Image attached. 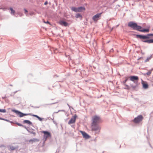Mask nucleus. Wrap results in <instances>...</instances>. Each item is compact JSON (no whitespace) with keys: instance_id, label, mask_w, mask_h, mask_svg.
<instances>
[{"instance_id":"nucleus-7","label":"nucleus","mask_w":153,"mask_h":153,"mask_svg":"<svg viewBox=\"0 0 153 153\" xmlns=\"http://www.w3.org/2000/svg\"><path fill=\"white\" fill-rule=\"evenodd\" d=\"M44 134V138L46 140L48 138L51 137L50 133L46 131H43L42 132Z\"/></svg>"},{"instance_id":"nucleus-25","label":"nucleus","mask_w":153,"mask_h":153,"mask_svg":"<svg viewBox=\"0 0 153 153\" xmlns=\"http://www.w3.org/2000/svg\"><path fill=\"white\" fill-rule=\"evenodd\" d=\"M6 111L5 109H0V112H1L5 113Z\"/></svg>"},{"instance_id":"nucleus-20","label":"nucleus","mask_w":153,"mask_h":153,"mask_svg":"<svg viewBox=\"0 0 153 153\" xmlns=\"http://www.w3.org/2000/svg\"><path fill=\"white\" fill-rule=\"evenodd\" d=\"M71 10L74 12H78V8L72 7L71 8Z\"/></svg>"},{"instance_id":"nucleus-8","label":"nucleus","mask_w":153,"mask_h":153,"mask_svg":"<svg viewBox=\"0 0 153 153\" xmlns=\"http://www.w3.org/2000/svg\"><path fill=\"white\" fill-rule=\"evenodd\" d=\"M13 111L17 114H19V117H22L24 116H26L27 115H31L30 114H23L19 111L14 110Z\"/></svg>"},{"instance_id":"nucleus-33","label":"nucleus","mask_w":153,"mask_h":153,"mask_svg":"<svg viewBox=\"0 0 153 153\" xmlns=\"http://www.w3.org/2000/svg\"><path fill=\"white\" fill-rule=\"evenodd\" d=\"M0 119H2V120L3 119H1V118H0Z\"/></svg>"},{"instance_id":"nucleus-11","label":"nucleus","mask_w":153,"mask_h":153,"mask_svg":"<svg viewBox=\"0 0 153 153\" xmlns=\"http://www.w3.org/2000/svg\"><path fill=\"white\" fill-rule=\"evenodd\" d=\"M59 23L61 25L65 27L68 26V23L63 20H61L59 21Z\"/></svg>"},{"instance_id":"nucleus-28","label":"nucleus","mask_w":153,"mask_h":153,"mask_svg":"<svg viewBox=\"0 0 153 153\" xmlns=\"http://www.w3.org/2000/svg\"><path fill=\"white\" fill-rule=\"evenodd\" d=\"M17 124L18 126H22V124H19V123H17Z\"/></svg>"},{"instance_id":"nucleus-16","label":"nucleus","mask_w":153,"mask_h":153,"mask_svg":"<svg viewBox=\"0 0 153 153\" xmlns=\"http://www.w3.org/2000/svg\"><path fill=\"white\" fill-rule=\"evenodd\" d=\"M143 41L144 42H147L148 43H153V39H150L149 40Z\"/></svg>"},{"instance_id":"nucleus-17","label":"nucleus","mask_w":153,"mask_h":153,"mask_svg":"<svg viewBox=\"0 0 153 153\" xmlns=\"http://www.w3.org/2000/svg\"><path fill=\"white\" fill-rule=\"evenodd\" d=\"M38 141V140L37 139H31V140H30L29 141V142L30 143H32L34 142H35L36 141Z\"/></svg>"},{"instance_id":"nucleus-1","label":"nucleus","mask_w":153,"mask_h":153,"mask_svg":"<svg viewBox=\"0 0 153 153\" xmlns=\"http://www.w3.org/2000/svg\"><path fill=\"white\" fill-rule=\"evenodd\" d=\"M128 25L129 27L133 28V29L138 31L142 29L141 26H138L136 23L132 22H129L128 23Z\"/></svg>"},{"instance_id":"nucleus-18","label":"nucleus","mask_w":153,"mask_h":153,"mask_svg":"<svg viewBox=\"0 0 153 153\" xmlns=\"http://www.w3.org/2000/svg\"><path fill=\"white\" fill-rule=\"evenodd\" d=\"M24 123L29 125H31L32 124V123L30 121L28 120H24Z\"/></svg>"},{"instance_id":"nucleus-13","label":"nucleus","mask_w":153,"mask_h":153,"mask_svg":"<svg viewBox=\"0 0 153 153\" xmlns=\"http://www.w3.org/2000/svg\"><path fill=\"white\" fill-rule=\"evenodd\" d=\"M137 37L141 39H146L149 38V37L148 36L139 35H137Z\"/></svg>"},{"instance_id":"nucleus-30","label":"nucleus","mask_w":153,"mask_h":153,"mask_svg":"<svg viewBox=\"0 0 153 153\" xmlns=\"http://www.w3.org/2000/svg\"><path fill=\"white\" fill-rule=\"evenodd\" d=\"M48 4V2L47 1H46L45 2V3H44V4L45 5H47V4Z\"/></svg>"},{"instance_id":"nucleus-23","label":"nucleus","mask_w":153,"mask_h":153,"mask_svg":"<svg viewBox=\"0 0 153 153\" xmlns=\"http://www.w3.org/2000/svg\"><path fill=\"white\" fill-rule=\"evenodd\" d=\"M152 70H151L148 71L147 73H146V74L148 76L150 75V74H151Z\"/></svg>"},{"instance_id":"nucleus-24","label":"nucleus","mask_w":153,"mask_h":153,"mask_svg":"<svg viewBox=\"0 0 153 153\" xmlns=\"http://www.w3.org/2000/svg\"><path fill=\"white\" fill-rule=\"evenodd\" d=\"M18 147H15L14 146H11L10 147V149L12 150H15V149H16Z\"/></svg>"},{"instance_id":"nucleus-6","label":"nucleus","mask_w":153,"mask_h":153,"mask_svg":"<svg viewBox=\"0 0 153 153\" xmlns=\"http://www.w3.org/2000/svg\"><path fill=\"white\" fill-rule=\"evenodd\" d=\"M129 78L131 81L135 83H137L139 80L138 76H131L129 77Z\"/></svg>"},{"instance_id":"nucleus-31","label":"nucleus","mask_w":153,"mask_h":153,"mask_svg":"<svg viewBox=\"0 0 153 153\" xmlns=\"http://www.w3.org/2000/svg\"><path fill=\"white\" fill-rule=\"evenodd\" d=\"M149 36H153V34H149Z\"/></svg>"},{"instance_id":"nucleus-10","label":"nucleus","mask_w":153,"mask_h":153,"mask_svg":"<svg viewBox=\"0 0 153 153\" xmlns=\"http://www.w3.org/2000/svg\"><path fill=\"white\" fill-rule=\"evenodd\" d=\"M141 80V84L143 85V87L145 89H147L148 88L149 86L146 82L144 81L142 79Z\"/></svg>"},{"instance_id":"nucleus-14","label":"nucleus","mask_w":153,"mask_h":153,"mask_svg":"<svg viewBox=\"0 0 153 153\" xmlns=\"http://www.w3.org/2000/svg\"><path fill=\"white\" fill-rule=\"evenodd\" d=\"M85 10V8L84 7H78V12H82Z\"/></svg>"},{"instance_id":"nucleus-12","label":"nucleus","mask_w":153,"mask_h":153,"mask_svg":"<svg viewBox=\"0 0 153 153\" xmlns=\"http://www.w3.org/2000/svg\"><path fill=\"white\" fill-rule=\"evenodd\" d=\"M80 132L82 134L84 137L86 139H88L90 138V136H89V135H88L85 132L80 131Z\"/></svg>"},{"instance_id":"nucleus-2","label":"nucleus","mask_w":153,"mask_h":153,"mask_svg":"<svg viewBox=\"0 0 153 153\" xmlns=\"http://www.w3.org/2000/svg\"><path fill=\"white\" fill-rule=\"evenodd\" d=\"M100 118L99 117L94 116L92 118V122L91 124H98L100 121Z\"/></svg>"},{"instance_id":"nucleus-5","label":"nucleus","mask_w":153,"mask_h":153,"mask_svg":"<svg viewBox=\"0 0 153 153\" xmlns=\"http://www.w3.org/2000/svg\"><path fill=\"white\" fill-rule=\"evenodd\" d=\"M91 128L92 131H96L100 129V128L97 124H91Z\"/></svg>"},{"instance_id":"nucleus-9","label":"nucleus","mask_w":153,"mask_h":153,"mask_svg":"<svg viewBox=\"0 0 153 153\" xmlns=\"http://www.w3.org/2000/svg\"><path fill=\"white\" fill-rule=\"evenodd\" d=\"M77 117V115L76 114H75L72 117L71 119L68 122V124H70L74 123L75 122L76 118Z\"/></svg>"},{"instance_id":"nucleus-32","label":"nucleus","mask_w":153,"mask_h":153,"mask_svg":"<svg viewBox=\"0 0 153 153\" xmlns=\"http://www.w3.org/2000/svg\"><path fill=\"white\" fill-rule=\"evenodd\" d=\"M80 16V15L79 14L77 15V17Z\"/></svg>"},{"instance_id":"nucleus-29","label":"nucleus","mask_w":153,"mask_h":153,"mask_svg":"<svg viewBox=\"0 0 153 153\" xmlns=\"http://www.w3.org/2000/svg\"><path fill=\"white\" fill-rule=\"evenodd\" d=\"M44 22L46 24H50V23L48 21H47L46 22Z\"/></svg>"},{"instance_id":"nucleus-19","label":"nucleus","mask_w":153,"mask_h":153,"mask_svg":"<svg viewBox=\"0 0 153 153\" xmlns=\"http://www.w3.org/2000/svg\"><path fill=\"white\" fill-rule=\"evenodd\" d=\"M32 116H33V117H36L39 120L42 121V119L39 117L38 116L36 115H34V114H32L31 115Z\"/></svg>"},{"instance_id":"nucleus-4","label":"nucleus","mask_w":153,"mask_h":153,"mask_svg":"<svg viewBox=\"0 0 153 153\" xmlns=\"http://www.w3.org/2000/svg\"><path fill=\"white\" fill-rule=\"evenodd\" d=\"M143 119V117L142 116L139 115L134 119L133 121L135 123H138L141 121Z\"/></svg>"},{"instance_id":"nucleus-27","label":"nucleus","mask_w":153,"mask_h":153,"mask_svg":"<svg viewBox=\"0 0 153 153\" xmlns=\"http://www.w3.org/2000/svg\"><path fill=\"white\" fill-rule=\"evenodd\" d=\"M25 11V13H26L28 12L25 9H24Z\"/></svg>"},{"instance_id":"nucleus-22","label":"nucleus","mask_w":153,"mask_h":153,"mask_svg":"<svg viewBox=\"0 0 153 153\" xmlns=\"http://www.w3.org/2000/svg\"><path fill=\"white\" fill-rule=\"evenodd\" d=\"M10 10H11V14H13L14 15V13H15V11L14 10H13V9L12 8V7H10Z\"/></svg>"},{"instance_id":"nucleus-26","label":"nucleus","mask_w":153,"mask_h":153,"mask_svg":"<svg viewBox=\"0 0 153 153\" xmlns=\"http://www.w3.org/2000/svg\"><path fill=\"white\" fill-rule=\"evenodd\" d=\"M128 77H126V79L123 82V83H124V84L125 85L126 84V82L128 80Z\"/></svg>"},{"instance_id":"nucleus-15","label":"nucleus","mask_w":153,"mask_h":153,"mask_svg":"<svg viewBox=\"0 0 153 153\" xmlns=\"http://www.w3.org/2000/svg\"><path fill=\"white\" fill-rule=\"evenodd\" d=\"M138 31H140L143 32H149V30L148 29H140V30H139Z\"/></svg>"},{"instance_id":"nucleus-21","label":"nucleus","mask_w":153,"mask_h":153,"mask_svg":"<svg viewBox=\"0 0 153 153\" xmlns=\"http://www.w3.org/2000/svg\"><path fill=\"white\" fill-rule=\"evenodd\" d=\"M138 86L137 85H136L135 86L131 85V88L132 89L134 90H136Z\"/></svg>"},{"instance_id":"nucleus-3","label":"nucleus","mask_w":153,"mask_h":153,"mask_svg":"<svg viewBox=\"0 0 153 153\" xmlns=\"http://www.w3.org/2000/svg\"><path fill=\"white\" fill-rule=\"evenodd\" d=\"M102 13H97L94 16L92 17V19L95 22H97V21L100 19Z\"/></svg>"}]
</instances>
